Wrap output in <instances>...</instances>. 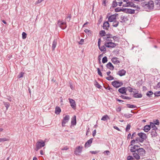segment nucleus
<instances>
[{
	"mask_svg": "<svg viewBox=\"0 0 160 160\" xmlns=\"http://www.w3.org/2000/svg\"><path fill=\"white\" fill-rule=\"evenodd\" d=\"M117 5H118L117 2L115 1H114L113 2V3L112 4V7L114 8L115 7L117 6Z\"/></svg>",
	"mask_w": 160,
	"mask_h": 160,
	"instance_id": "a19ab883",
	"label": "nucleus"
},
{
	"mask_svg": "<svg viewBox=\"0 0 160 160\" xmlns=\"http://www.w3.org/2000/svg\"><path fill=\"white\" fill-rule=\"evenodd\" d=\"M68 149V147H67V146H66L65 147H64L62 148L61 149V150H67Z\"/></svg>",
	"mask_w": 160,
	"mask_h": 160,
	"instance_id": "6e6d98bb",
	"label": "nucleus"
},
{
	"mask_svg": "<svg viewBox=\"0 0 160 160\" xmlns=\"http://www.w3.org/2000/svg\"><path fill=\"white\" fill-rule=\"evenodd\" d=\"M108 61L107 57L106 56L104 57L102 59V62L103 63H105Z\"/></svg>",
	"mask_w": 160,
	"mask_h": 160,
	"instance_id": "4c0bfd02",
	"label": "nucleus"
},
{
	"mask_svg": "<svg viewBox=\"0 0 160 160\" xmlns=\"http://www.w3.org/2000/svg\"><path fill=\"white\" fill-rule=\"evenodd\" d=\"M130 92H132L133 89L130 87H128L127 88Z\"/></svg>",
	"mask_w": 160,
	"mask_h": 160,
	"instance_id": "09e8293b",
	"label": "nucleus"
},
{
	"mask_svg": "<svg viewBox=\"0 0 160 160\" xmlns=\"http://www.w3.org/2000/svg\"><path fill=\"white\" fill-rule=\"evenodd\" d=\"M106 67L108 68L111 70H113L114 69V67L112 63L110 62H109L106 65Z\"/></svg>",
	"mask_w": 160,
	"mask_h": 160,
	"instance_id": "aec40b11",
	"label": "nucleus"
},
{
	"mask_svg": "<svg viewBox=\"0 0 160 160\" xmlns=\"http://www.w3.org/2000/svg\"><path fill=\"white\" fill-rule=\"evenodd\" d=\"M58 24L62 29H65L67 27L66 23L60 20L58 21Z\"/></svg>",
	"mask_w": 160,
	"mask_h": 160,
	"instance_id": "6e6552de",
	"label": "nucleus"
},
{
	"mask_svg": "<svg viewBox=\"0 0 160 160\" xmlns=\"http://www.w3.org/2000/svg\"><path fill=\"white\" fill-rule=\"evenodd\" d=\"M108 76H109L108 77L106 78V79L107 80H108L109 81H110V80H113L114 79V78L112 76H110V75Z\"/></svg>",
	"mask_w": 160,
	"mask_h": 160,
	"instance_id": "c9c22d12",
	"label": "nucleus"
},
{
	"mask_svg": "<svg viewBox=\"0 0 160 160\" xmlns=\"http://www.w3.org/2000/svg\"><path fill=\"white\" fill-rule=\"evenodd\" d=\"M156 88H160V82H159L156 86Z\"/></svg>",
	"mask_w": 160,
	"mask_h": 160,
	"instance_id": "052dcab7",
	"label": "nucleus"
},
{
	"mask_svg": "<svg viewBox=\"0 0 160 160\" xmlns=\"http://www.w3.org/2000/svg\"><path fill=\"white\" fill-rule=\"evenodd\" d=\"M45 145V142L43 141L42 140H40L36 143L35 150L36 151H38L42 147H44Z\"/></svg>",
	"mask_w": 160,
	"mask_h": 160,
	"instance_id": "f03ea898",
	"label": "nucleus"
},
{
	"mask_svg": "<svg viewBox=\"0 0 160 160\" xmlns=\"http://www.w3.org/2000/svg\"><path fill=\"white\" fill-rule=\"evenodd\" d=\"M95 85L96 87L98 88H100L101 86L100 84L98 82H97L95 81V82L94 84Z\"/></svg>",
	"mask_w": 160,
	"mask_h": 160,
	"instance_id": "58836bf2",
	"label": "nucleus"
},
{
	"mask_svg": "<svg viewBox=\"0 0 160 160\" xmlns=\"http://www.w3.org/2000/svg\"><path fill=\"white\" fill-rule=\"evenodd\" d=\"M135 140H132L131 141V145H132L133 144H135Z\"/></svg>",
	"mask_w": 160,
	"mask_h": 160,
	"instance_id": "bf43d9fd",
	"label": "nucleus"
},
{
	"mask_svg": "<svg viewBox=\"0 0 160 160\" xmlns=\"http://www.w3.org/2000/svg\"><path fill=\"white\" fill-rule=\"evenodd\" d=\"M138 135L140 138V142H143L146 138V134L144 133H138Z\"/></svg>",
	"mask_w": 160,
	"mask_h": 160,
	"instance_id": "f8f14e48",
	"label": "nucleus"
},
{
	"mask_svg": "<svg viewBox=\"0 0 160 160\" xmlns=\"http://www.w3.org/2000/svg\"><path fill=\"white\" fill-rule=\"evenodd\" d=\"M70 118L69 116L68 115H67L64 117L63 120L62 122V127H64L65 126V124L68 122Z\"/></svg>",
	"mask_w": 160,
	"mask_h": 160,
	"instance_id": "1a4fd4ad",
	"label": "nucleus"
},
{
	"mask_svg": "<svg viewBox=\"0 0 160 160\" xmlns=\"http://www.w3.org/2000/svg\"><path fill=\"white\" fill-rule=\"evenodd\" d=\"M76 116H74L73 118L72 119L71 124L72 125H76Z\"/></svg>",
	"mask_w": 160,
	"mask_h": 160,
	"instance_id": "b1692460",
	"label": "nucleus"
},
{
	"mask_svg": "<svg viewBox=\"0 0 160 160\" xmlns=\"http://www.w3.org/2000/svg\"><path fill=\"white\" fill-rule=\"evenodd\" d=\"M103 27L104 29L108 30L109 27V24L108 22H106L103 23Z\"/></svg>",
	"mask_w": 160,
	"mask_h": 160,
	"instance_id": "f3484780",
	"label": "nucleus"
},
{
	"mask_svg": "<svg viewBox=\"0 0 160 160\" xmlns=\"http://www.w3.org/2000/svg\"><path fill=\"white\" fill-rule=\"evenodd\" d=\"M121 11V9L119 8H116L115 9V11L116 12H118Z\"/></svg>",
	"mask_w": 160,
	"mask_h": 160,
	"instance_id": "680f3d73",
	"label": "nucleus"
},
{
	"mask_svg": "<svg viewBox=\"0 0 160 160\" xmlns=\"http://www.w3.org/2000/svg\"><path fill=\"white\" fill-rule=\"evenodd\" d=\"M116 110L118 112H119L121 111V108H120L118 107L116 109Z\"/></svg>",
	"mask_w": 160,
	"mask_h": 160,
	"instance_id": "338daca9",
	"label": "nucleus"
},
{
	"mask_svg": "<svg viewBox=\"0 0 160 160\" xmlns=\"http://www.w3.org/2000/svg\"><path fill=\"white\" fill-rule=\"evenodd\" d=\"M151 129L150 125H146L144 127V130L146 132H148Z\"/></svg>",
	"mask_w": 160,
	"mask_h": 160,
	"instance_id": "5701e85b",
	"label": "nucleus"
},
{
	"mask_svg": "<svg viewBox=\"0 0 160 160\" xmlns=\"http://www.w3.org/2000/svg\"><path fill=\"white\" fill-rule=\"evenodd\" d=\"M133 157H132V156H129L127 157V159L128 160H133Z\"/></svg>",
	"mask_w": 160,
	"mask_h": 160,
	"instance_id": "de8ad7c7",
	"label": "nucleus"
},
{
	"mask_svg": "<svg viewBox=\"0 0 160 160\" xmlns=\"http://www.w3.org/2000/svg\"><path fill=\"white\" fill-rule=\"evenodd\" d=\"M118 14H114L110 16L108 18V21L110 22H113L116 20V16Z\"/></svg>",
	"mask_w": 160,
	"mask_h": 160,
	"instance_id": "9b49d317",
	"label": "nucleus"
},
{
	"mask_svg": "<svg viewBox=\"0 0 160 160\" xmlns=\"http://www.w3.org/2000/svg\"><path fill=\"white\" fill-rule=\"evenodd\" d=\"M84 42V39H82L79 42V44H82Z\"/></svg>",
	"mask_w": 160,
	"mask_h": 160,
	"instance_id": "0e129e2a",
	"label": "nucleus"
},
{
	"mask_svg": "<svg viewBox=\"0 0 160 160\" xmlns=\"http://www.w3.org/2000/svg\"><path fill=\"white\" fill-rule=\"evenodd\" d=\"M44 0H38L36 2H35V4H38L39 3H40L42 2Z\"/></svg>",
	"mask_w": 160,
	"mask_h": 160,
	"instance_id": "864d4df0",
	"label": "nucleus"
},
{
	"mask_svg": "<svg viewBox=\"0 0 160 160\" xmlns=\"http://www.w3.org/2000/svg\"><path fill=\"white\" fill-rule=\"evenodd\" d=\"M130 127H131V125H130V124H128V125H127L126 129V131H127L128 130H129V129L130 128Z\"/></svg>",
	"mask_w": 160,
	"mask_h": 160,
	"instance_id": "a18cd8bd",
	"label": "nucleus"
},
{
	"mask_svg": "<svg viewBox=\"0 0 160 160\" xmlns=\"http://www.w3.org/2000/svg\"><path fill=\"white\" fill-rule=\"evenodd\" d=\"M130 151L132 152V154L134 158L137 160L140 159L141 157L145 155L146 151L142 148H136L135 146L131 147Z\"/></svg>",
	"mask_w": 160,
	"mask_h": 160,
	"instance_id": "f257e3e1",
	"label": "nucleus"
},
{
	"mask_svg": "<svg viewBox=\"0 0 160 160\" xmlns=\"http://www.w3.org/2000/svg\"><path fill=\"white\" fill-rule=\"evenodd\" d=\"M150 128H152V130H156L158 129V128L153 122H150Z\"/></svg>",
	"mask_w": 160,
	"mask_h": 160,
	"instance_id": "412c9836",
	"label": "nucleus"
},
{
	"mask_svg": "<svg viewBox=\"0 0 160 160\" xmlns=\"http://www.w3.org/2000/svg\"><path fill=\"white\" fill-rule=\"evenodd\" d=\"M9 139L8 138H0V142H5L6 141H9Z\"/></svg>",
	"mask_w": 160,
	"mask_h": 160,
	"instance_id": "7c9ffc66",
	"label": "nucleus"
},
{
	"mask_svg": "<svg viewBox=\"0 0 160 160\" xmlns=\"http://www.w3.org/2000/svg\"><path fill=\"white\" fill-rule=\"evenodd\" d=\"M93 140L92 138H91L90 139H89L88 140V141L86 142L85 144V147L86 148H88L90 147L91 145V144Z\"/></svg>",
	"mask_w": 160,
	"mask_h": 160,
	"instance_id": "ddd939ff",
	"label": "nucleus"
},
{
	"mask_svg": "<svg viewBox=\"0 0 160 160\" xmlns=\"http://www.w3.org/2000/svg\"><path fill=\"white\" fill-rule=\"evenodd\" d=\"M124 116L126 118H131L132 116V115L131 114L126 113L124 114Z\"/></svg>",
	"mask_w": 160,
	"mask_h": 160,
	"instance_id": "2f4dec72",
	"label": "nucleus"
},
{
	"mask_svg": "<svg viewBox=\"0 0 160 160\" xmlns=\"http://www.w3.org/2000/svg\"><path fill=\"white\" fill-rule=\"evenodd\" d=\"M69 102L70 104V106L74 110L76 108V104L75 101L73 99L69 98Z\"/></svg>",
	"mask_w": 160,
	"mask_h": 160,
	"instance_id": "9d476101",
	"label": "nucleus"
},
{
	"mask_svg": "<svg viewBox=\"0 0 160 160\" xmlns=\"http://www.w3.org/2000/svg\"><path fill=\"white\" fill-rule=\"evenodd\" d=\"M22 38L23 39H25L27 37V34L25 32H23L22 34Z\"/></svg>",
	"mask_w": 160,
	"mask_h": 160,
	"instance_id": "79ce46f5",
	"label": "nucleus"
},
{
	"mask_svg": "<svg viewBox=\"0 0 160 160\" xmlns=\"http://www.w3.org/2000/svg\"><path fill=\"white\" fill-rule=\"evenodd\" d=\"M66 19L68 21H69L70 20V16L68 17L67 18H66Z\"/></svg>",
	"mask_w": 160,
	"mask_h": 160,
	"instance_id": "774afa93",
	"label": "nucleus"
},
{
	"mask_svg": "<svg viewBox=\"0 0 160 160\" xmlns=\"http://www.w3.org/2000/svg\"><path fill=\"white\" fill-rule=\"evenodd\" d=\"M113 128L114 129L118 130V131H120V129L117 126H114Z\"/></svg>",
	"mask_w": 160,
	"mask_h": 160,
	"instance_id": "69168bd1",
	"label": "nucleus"
},
{
	"mask_svg": "<svg viewBox=\"0 0 160 160\" xmlns=\"http://www.w3.org/2000/svg\"><path fill=\"white\" fill-rule=\"evenodd\" d=\"M119 22L116 20H115L113 23L112 26L115 27H117L118 25Z\"/></svg>",
	"mask_w": 160,
	"mask_h": 160,
	"instance_id": "c85d7f7f",
	"label": "nucleus"
},
{
	"mask_svg": "<svg viewBox=\"0 0 160 160\" xmlns=\"http://www.w3.org/2000/svg\"><path fill=\"white\" fill-rule=\"evenodd\" d=\"M61 110L60 108L58 107H56L55 108V113L56 114H59L61 112Z\"/></svg>",
	"mask_w": 160,
	"mask_h": 160,
	"instance_id": "bb28decb",
	"label": "nucleus"
},
{
	"mask_svg": "<svg viewBox=\"0 0 160 160\" xmlns=\"http://www.w3.org/2000/svg\"><path fill=\"white\" fill-rule=\"evenodd\" d=\"M128 1V0H124V2H127V5H125V6L124 5H123V7H128L129 6V2H127Z\"/></svg>",
	"mask_w": 160,
	"mask_h": 160,
	"instance_id": "5fc2aeb1",
	"label": "nucleus"
},
{
	"mask_svg": "<svg viewBox=\"0 0 160 160\" xmlns=\"http://www.w3.org/2000/svg\"><path fill=\"white\" fill-rule=\"evenodd\" d=\"M151 135L152 137H155L157 135V134L156 132V130H152L151 131Z\"/></svg>",
	"mask_w": 160,
	"mask_h": 160,
	"instance_id": "393cba45",
	"label": "nucleus"
},
{
	"mask_svg": "<svg viewBox=\"0 0 160 160\" xmlns=\"http://www.w3.org/2000/svg\"><path fill=\"white\" fill-rule=\"evenodd\" d=\"M112 84L114 87L118 88L123 85V82L118 81H115L112 82Z\"/></svg>",
	"mask_w": 160,
	"mask_h": 160,
	"instance_id": "20e7f679",
	"label": "nucleus"
},
{
	"mask_svg": "<svg viewBox=\"0 0 160 160\" xmlns=\"http://www.w3.org/2000/svg\"><path fill=\"white\" fill-rule=\"evenodd\" d=\"M133 97L135 98H141L142 97V95L140 93H136L133 95Z\"/></svg>",
	"mask_w": 160,
	"mask_h": 160,
	"instance_id": "cd10ccee",
	"label": "nucleus"
},
{
	"mask_svg": "<svg viewBox=\"0 0 160 160\" xmlns=\"http://www.w3.org/2000/svg\"><path fill=\"white\" fill-rule=\"evenodd\" d=\"M57 44V39H55L52 42V50H54L55 49V48L56 47V46Z\"/></svg>",
	"mask_w": 160,
	"mask_h": 160,
	"instance_id": "4be33fe9",
	"label": "nucleus"
},
{
	"mask_svg": "<svg viewBox=\"0 0 160 160\" xmlns=\"http://www.w3.org/2000/svg\"><path fill=\"white\" fill-rule=\"evenodd\" d=\"M153 94V92L152 91H149L147 92L146 95L147 96H148L149 97H151V96Z\"/></svg>",
	"mask_w": 160,
	"mask_h": 160,
	"instance_id": "f704fd0d",
	"label": "nucleus"
},
{
	"mask_svg": "<svg viewBox=\"0 0 160 160\" xmlns=\"http://www.w3.org/2000/svg\"><path fill=\"white\" fill-rule=\"evenodd\" d=\"M82 147L79 146L76 147L74 151V154L76 155H79L82 152Z\"/></svg>",
	"mask_w": 160,
	"mask_h": 160,
	"instance_id": "423d86ee",
	"label": "nucleus"
},
{
	"mask_svg": "<svg viewBox=\"0 0 160 160\" xmlns=\"http://www.w3.org/2000/svg\"><path fill=\"white\" fill-rule=\"evenodd\" d=\"M101 41V38H99L98 42V46L99 47V48L101 52H103L104 53L106 51V49L105 47L106 46L104 45L100 47Z\"/></svg>",
	"mask_w": 160,
	"mask_h": 160,
	"instance_id": "39448f33",
	"label": "nucleus"
},
{
	"mask_svg": "<svg viewBox=\"0 0 160 160\" xmlns=\"http://www.w3.org/2000/svg\"><path fill=\"white\" fill-rule=\"evenodd\" d=\"M99 33L102 37H103L105 36L106 32L105 31L102 30L100 31Z\"/></svg>",
	"mask_w": 160,
	"mask_h": 160,
	"instance_id": "72a5a7b5",
	"label": "nucleus"
},
{
	"mask_svg": "<svg viewBox=\"0 0 160 160\" xmlns=\"http://www.w3.org/2000/svg\"><path fill=\"white\" fill-rule=\"evenodd\" d=\"M3 103L4 106L6 108V109L8 110V108L10 106L9 103L8 102H4Z\"/></svg>",
	"mask_w": 160,
	"mask_h": 160,
	"instance_id": "473e14b6",
	"label": "nucleus"
},
{
	"mask_svg": "<svg viewBox=\"0 0 160 160\" xmlns=\"http://www.w3.org/2000/svg\"><path fill=\"white\" fill-rule=\"evenodd\" d=\"M121 22H125L128 20V17L125 16H122L120 18Z\"/></svg>",
	"mask_w": 160,
	"mask_h": 160,
	"instance_id": "6ab92c4d",
	"label": "nucleus"
},
{
	"mask_svg": "<svg viewBox=\"0 0 160 160\" xmlns=\"http://www.w3.org/2000/svg\"><path fill=\"white\" fill-rule=\"evenodd\" d=\"M125 11L126 12L131 14H134L135 12L134 10L129 8L125 9Z\"/></svg>",
	"mask_w": 160,
	"mask_h": 160,
	"instance_id": "a211bd4d",
	"label": "nucleus"
},
{
	"mask_svg": "<svg viewBox=\"0 0 160 160\" xmlns=\"http://www.w3.org/2000/svg\"><path fill=\"white\" fill-rule=\"evenodd\" d=\"M127 106L128 108H136V106L133 105H131L130 104H127Z\"/></svg>",
	"mask_w": 160,
	"mask_h": 160,
	"instance_id": "e433bc0d",
	"label": "nucleus"
},
{
	"mask_svg": "<svg viewBox=\"0 0 160 160\" xmlns=\"http://www.w3.org/2000/svg\"><path fill=\"white\" fill-rule=\"evenodd\" d=\"M103 153H104L105 154L106 153L107 155H108L110 154V152L109 151L107 150V151H105L103 152Z\"/></svg>",
	"mask_w": 160,
	"mask_h": 160,
	"instance_id": "13d9d810",
	"label": "nucleus"
},
{
	"mask_svg": "<svg viewBox=\"0 0 160 160\" xmlns=\"http://www.w3.org/2000/svg\"><path fill=\"white\" fill-rule=\"evenodd\" d=\"M111 38H112L114 40H117L118 39V37L116 36H114L112 37H111Z\"/></svg>",
	"mask_w": 160,
	"mask_h": 160,
	"instance_id": "4d7b16f0",
	"label": "nucleus"
},
{
	"mask_svg": "<svg viewBox=\"0 0 160 160\" xmlns=\"http://www.w3.org/2000/svg\"><path fill=\"white\" fill-rule=\"evenodd\" d=\"M126 73V72L125 70L124 69H122L118 72L117 74L119 75L120 76H122L125 75Z\"/></svg>",
	"mask_w": 160,
	"mask_h": 160,
	"instance_id": "dca6fc26",
	"label": "nucleus"
},
{
	"mask_svg": "<svg viewBox=\"0 0 160 160\" xmlns=\"http://www.w3.org/2000/svg\"><path fill=\"white\" fill-rule=\"evenodd\" d=\"M109 119L110 118H109L108 116V115H106L103 116L102 117L101 120L102 121H105L107 120L108 119L109 120Z\"/></svg>",
	"mask_w": 160,
	"mask_h": 160,
	"instance_id": "a878e982",
	"label": "nucleus"
},
{
	"mask_svg": "<svg viewBox=\"0 0 160 160\" xmlns=\"http://www.w3.org/2000/svg\"><path fill=\"white\" fill-rule=\"evenodd\" d=\"M96 133V130H94L93 132V133H92L93 136L94 137Z\"/></svg>",
	"mask_w": 160,
	"mask_h": 160,
	"instance_id": "e2e57ef3",
	"label": "nucleus"
},
{
	"mask_svg": "<svg viewBox=\"0 0 160 160\" xmlns=\"http://www.w3.org/2000/svg\"><path fill=\"white\" fill-rule=\"evenodd\" d=\"M154 94L155 96H160V91L156 92L154 93Z\"/></svg>",
	"mask_w": 160,
	"mask_h": 160,
	"instance_id": "37998d69",
	"label": "nucleus"
},
{
	"mask_svg": "<svg viewBox=\"0 0 160 160\" xmlns=\"http://www.w3.org/2000/svg\"><path fill=\"white\" fill-rule=\"evenodd\" d=\"M154 3L152 1H150L144 5V8L146 9L151 10L153 8Z\"/></svg>",
	"mask_w": 160,
	"mask_h": 160,
	"instance_id": "7ed1b4c3",
	"label": "nucleus"
},
{
	"mask_svg": "<svg viewBox=\"0 0 160 160\" xmlns=\"http://www.w3.org/2000/svg\"><path fill=\"white\" fill-rule=\"evenodd\" d=\"M97 69V70H98V74L99 75H100L101 77H102V72L100 71V69L99 68H98Z\"/></svg>",
	"mask_w": 160,
	"mask_h": 160,
	"instance_id": "ea45409f",
	"label": "nucleus"
},
{
	"mask_svg": "<svg viewBox=\"0 0 160 160\" xmlns=\"http://www.w3.org/2000/svg\"><path fill=\"white\" fill-rule=\"evenodd\" d=\"M121 97L123 99H130V98L128 97H127V96H124L122 95H121Z\"/></svg>",
	"mask_w": 160,
	"mask_h": 160,
	"instance_id": "c03bdc74",
	"label": "nucleus"
},
{
	"mask_svg": "<svg viewBox=\"0 0 160 160\" xmlns=\"http://www.w3.org/2000/svg\"><path fill=\"white\" fill-rule=\"evenodd\" d=\"M154 124L155 125H159V121L158 120H156L154 122Z\"/></svg>",
	"mask_w": 160,
	"mask_h": 160,
	"instance_id": "8fccbe9b",
	"label": "nucleus"
},
{
	"mask_svg": "<svg viewBox=\"0 0 160 160\" xmlns=\"http://www.w3.org/2000/svg\"><path fill=\"white\" fill-rule=\"evenodd\" d=\"M135 141L136 142V143H138V142H140V139L139 138H137L135 140Z\"/></svg>",
	"mask_w": 160,
	"mask_h": 160,
	"instance_id": "603ef678",
	"label": "nucleus"
},
{
	"mask_svg": "<svg viewBox=\"0 0 160 160\" xmlns=\"http://www.w3.org/2000/svg\"><path fill=\"white\" fill-rule=\"evenodd\" d=\"M98 151H90V152L93 154H96L98 152Z\"/></svg>",
	"mask_w": 160,
	"mask_h": 160,
	"instance_id": "3c124183",
	"label": "nucleus"
},
{
	"mask_svg": "<svg viewBox=\"0 0 160 160\" xmlns=\"http://www.w3.org/2000/svg\"><path fill=\"white\" fill-rule=\"evenodd\" d=\"M111 60L112 62L114 64H118L120 63L119 61L118 60V58L116 57L113 58Z\"/></svg>",
	"mask_w": 160,
	"mask_h": 160,
	"instance_id": "4468645a",
	"label": "nucleus"
},
{
	"mask_svg": "<svg viewBox=\"0 0 160 160\" xmlns=\"http://www.w3.org/2000/svg\"><path fill=\"white\" fill-rule=\"evenodd\" d=\"M118 91L121 93H126L127 91V89L125 87H122L118 89Z\"/></svg>",
	"mask_w": 160,
	"mask_h": 160,
	"instance_id": "2eb2a0df",
	"label": "nucleus"
},
{
	"mask_svg": "<svg viewBox=\"0 0 160 160\" xmlns=\"http://www.w3.org/2000/svg\"><path fill=\"white\" fill-rule=\"evenodd\" d=\"M24 74V72H21L20 73H19V74L18 75V78H20L22 77H23V75Z\"/></svg>",
	"mask_w": 160,
	"mask_h": 160,
	"instance_id": "49530a36",
	"label": "nucleus"
},
{
	"mask_svg": "<svg viewBox=\"0 0 160 160\" xmlns=\"http://www.w3.org/2000/svg\"><path fill=\"white\" fill-rule=\"evenodd\" d=\"M117 45V44L112 42H105L104 44L105 46L108 48H114Z\"/></svg>",
	"mask_w": 160,
	"mask_h": 160,
	"instance_id": "0eeeda50",
	"label": "nucleus"
},
{
	"mask_svg": "<svg viewBox=\"0 0 160 160\" xmlns=\"http://www.w3.org/2000/svg\"><path fill=\"white\" fill-rule=\"evenodd\" d=\"M155 3L158 7H160V0H155Z\"/></svg>",
	"mask_w": 160,
	"mask_h": 160,
	"instance_id": "c756f323",
	"label": "nucleus"
}]
</instances>
